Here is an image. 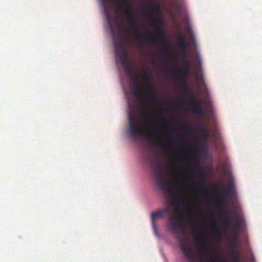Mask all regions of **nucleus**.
Instances as JSON below:
<instances>
[{
    "label": "nucleus",
    "mask_w": 262,
    "mask_h": 262,
    "mask_svg": "<svg viewBox=\"0 0 262 262\" xmlns=\"http://www.w3.org/2000/svg\"><path fill=\"white\" fill-rule=\"evenodd\" d=\"M149 163L152 169L155 170L154 177L159 186L165 192L170 200L171 203L175 205V214L168 217L167 228L172 234H174L179 241L180 248L186 258L192 262L195 257L193 250L190 247L187 241L181 236L184 233V228L182 225L184 216L179 210V204L178 201V195L175 191L176 188L180 187V183L176 182L173 185L171 182L164 177L161 162L157 158L151 157L149 159Z\"/></svg>",
    "instance_id": "1"
},
{
    "label": "nucleus",
    "mask_w": 262,
    "mask_h": 262,
    "mask_svg": "<svg viewBox=\"0 0 262 262\" xmlns=\"http://www.w3.org/2000/svg\"><path fill=\"white\" fill-rule=\"evenodd\" d=\"M114 45L116 58L120 59L125 74L130 78L132 82L134 85L133 94L137 100L140 101L141 106L139 112L140 116L143 118L152 116L156 119L164 120V118L162 113L159 111H157L153 113H147L145 112V111L146 108V105L142 99L143 98L145 100L147 99V95L145 94L144 89L140 88L137 82L136 78H137V75L135 69L130 64L123 43L120 36H118L117 38H114Z\"/></svg>",
    "instance_id": "2"
},
{
    "label": "nucleus",
    "mask_w": 262,
    "mask_h": 262,
    "mask_svg": "<svg viewBox=\"0 0 262 262\" xmlns=\"http://www.w3.org/2000/svg\"><path fill=\"white\" fill-rule=\"evenodd\" d=\"M123 3L125 7V16L128 21V28L130 31L134 32V36L137 41L141 42L143 41H146L148 43H157L158 42V38L155 37L153 33H149L146 34H141L139 32V27L138 25L135 22L133 16V13L131 10V2L130 0H116ZM101 3L105 7L106 14V18L108 21V24L110 28L112 29V25L111 21L110 16L108 13V8L106 6V2L105 0H101Z\"/></svg>",
    "instance_id": "3"
},
{
    "label": "nucleus",
    "mask_w": 262,
    "mask_h": 262,
    "mask_svg": "<svg viewBox=\"0 0 262 262\" xmlns=\"http://www.w3.org/2000/svg\"><path fill=\"white\" fill-rule=\"evenodd\" d=\"M155 9H157L158 11L160 10V7L156 5L149 4L148 5V9L147 8H144L143 9V12L144 14H148L149 15V19L153 21V23L154 26L156 27L157 29V36L158 38H160L162 41V47L165 50H170V47L168 43L167 42L164 32L161 27V26L158 24L155 21Z\"/></svg>",
    "instance_id": "4"
},
{
    "label": "nucleus",
    "mask_w": 262,
    "mask_h": 262,
    "mask_svg": "<svg viewBox=\"0 0 262 262\" xmlns=\"http://www.w3.org/2000/svg\"><path fill=\"white\" fill-rule=\"evenodd\" d=\"M128 120L129 135L132 139L135 140L138 137H141L145 134V130L141 123L139 121L135 120L131 113L129 114Z\"/></svg>",
    "instance_id": "5"
},
{
    "label": "nucleus",
    "mask_w": 262,
    "mask_h": 262,
    "mask_svg": "<svg viewBox=\"0 0 262 262\" xmlns=\"http://www.w3.org/2000/svg\"><path fill=\"white\" fill-rule=\"evenodd\" d=\"M190 105L192 112L196 116H203L205 114L202 103L196 99L193 93L191 94Z\"/></svg>",
    "instance_id": "6"
},
{
    "label": "nucleus",
    "mask_w": 262,
    "mask_h": 262,
    "mask_svg": "<svg viewBox=\"0 0 262 262\" xmlns=\"http://www.w3.org/2000/svg\"><path fill=\"white\" fill-rule=\"evenodd\" d=\"M172 71L173 73L178 78H186L189 76L190 75V64L188 60L187 59H186L185 66L181 69L178 68L177 63L175 62Z\"/></svg>",
    "instance_id": "7"
},
{
    "label": "nucleus",
    "mask_w": 262,
    "mask_h": 262,
    "mask_svg": "<svg viewBox=\"0 0 262 262\" xmlns=\"http://www.w3.org/2000/svg\"><path fill=\"white\" fill-rule=\"evenodd\" d=\"M232 192V184L230 183L228 184L227 188L226 190H224L222 194H220V200L217 202V208L219 209H222L225 206V202L223 200L231 194Z\"/></svg>",
    "instance_id": "8"
},
{
    "label": "nucleus",
    "mask_w": 262,
    "mask_h": 262,
    "mask_svg": "<svg viewBox=\"0 0 262 262\" xmlns=\"http://www.w3.org/2000/svg\"><path fill=\"white\" fill-rule=\"evenodd\" d=\"M234 221L235 223L233 226V229L231 230V233L232 236H238L242 226V221L239 218L238 215H236Z\"/></svg>",
    "instance_id": "9"
},
{
    "label": "nucleus",
    "mask_w": 262,
    "mask_h": 262,
    "mask_svg": "<svg viewBox=\"0 0 262 262\" xmlns=\"http://www.w3.org/2000/svg\"><path fill=\"white\" fill-rule=\"evenodd\" d=\"M191 236L194 239V242L198 245H201L205 243L204 235L201 232H198L195 230H193L191 232Z\"/></svg>",
    "instance_id": "10"
},
{
    "label": "nucleus",
    "mask_w": 262,
    "mask_h": 262,
    "mask_svg": "<svg viewBox=\"0 0 262 262\" xmlns=\"http://www.w3.org/2000/svg\"><path fill=\"white\" fill-rule=\"evenodd\" d=\"M168 210L166 209H160L158 210L156 212H152L151 214V220L152 227L154 229H156V223L155 220L157 217H163V213L167 211Z\"/></svg>",
    "instance_id": "11"
},
{
    "label": "nucleus",
    "mask_w": 262,
    "mask_h": 262,
    "mask_svg": "<svg viewBox=\"0 0 262 262\" xmlns=\"http://www.w3.org/2000/svg\"><path fill=\"white\" fill-rule=\"evenodd\" d=\"M178 46L182 49H185L188 46V42L186 40L184 35L180 34L178 36Z\"/></svg>",
    "instance_id": "12"
},
{
    "label": "nucleus",
    "mask_w": 262,
    "mask_h": 262,
    "mask_svg": "<svg viewBox=\"0 0 262 262\" xmlns=\"http://www.w3.org/2000/svg\"><path fill=\"white\" fill-rule=\"evenodd\" d=\"M143 79L145 82L144 88L147 90H152L153 86L150 82L151 77L149 74L145 72L143 74Z\"/></svg>",
    "instance_id": "13"
},
{
    "label": "nucleus",
    "mask_w": 262,
    "mask_h": 262,
    "mask_svg": "<svg viewBox=\"0 0 262 262\" xmlns=\"http://www.w3.org/2000/svg\"><path fill=\"white\" fill-rule=\"evenodd\" d=\"M180 85L181 87L183 89V91L185 92H188L190 94V96H191V94L193 93L189 89L187 82H186V78H180Z\"/></svg>",
    "instance_id": "14"
},
{
    "label": "nucleus",
    "mask_w": 262,
    "mask_h": 262,
    "mask_svg": "<svg viewBox=\"0 0 262 262\" xmlns=\"http://www.w3.org/2000/svg\"><path fill=\"white\" fill-rule=\"evenodd\" d=\"M200 136L202 138V139L206 141L208 139L209 135V130L205 128H202L200 132Z\"/></svg>",
    "instance_id": "15"
},
{
    "label": "nucleus",
    "mask_w": 262,
    "mask_h": 262,
    "mask_svg": "<svg viewBox=\"0 0 262 262\" xmlns=\"http://www.w3.org/2000/svg\"><path fill=\"white\" fill-rule=\"evenodd\" d=\"M230 219L231 217L228 214H223L222 218V224L226 228L229 226Z\"/></svg>",
    "instance_id": "16"
},
{
    "label": "nucleus",
    "mask_w": 262,
    "mask_h": 262,
    "mask_svg": "<svg viewBox=\"0 0 262 262\" xmlns=\"http://www.w3.org/2000/svg\"><path fill=\"white\" fill-rule=\"evenodd\" d=\"M238 242V236H232L230 243L231 246V251L234 249H236V245Z\"/></svg>",
    "instance_id": "17"
},
{
    "label": "nucleus",
    "mask_w": 262,
    "mask_h": 262,
    "mask_svg": "<svg viewBox=\"0 0 262 262\" xmlns=\"http://www.w3.org/2000/svg\"><path fill=\"white\" fill-rule=\"evenodd\" d=\"M204 144L203 143H196L194 145L195 154H198L204 148Z\"/></svg>",
    "instance_id": "18"
},
{
    "label": "nucleus",
    "mask_w": 262,
    "mask_h": 262,
    "mask_svg": "<svg viewBox=\"0 0 262 262\" xmlns=\"http://www.w3.org/2000/svg\"><path fill=\"white\" fill-rule=\"evenodd\" d=\"M199 184L201 185V187L203 189H207V186L206 180L204 178L200 177L198 179Z\"/></svg>",
    "instance_id": "19"
},
{
    "label": "nucleus",
    "mask_w": 262,
    "mask_h": 262,
    "mask_svg": "<svg viewBox=\"0 0 262 262\" xmlns=\"http://www.w3.org/2000/svg\"><path fill=\"white\" fill-rule=\"evenodd\" d=\"M233 262H240L238 251L236 249L232 251Z\"/></svg>",
    "instance_id": "20"
},
{
    "label": "nucleus",
    "mask_w": 262,
    "mask_h": 262,
    "mask_svg": "<svg viewBox=\"0 0 262 262\" xmlns=\"http://www.w3.org/2000/svg\"><path fill=\"white\" fill-rule=\"evenodd\" d=\"M193 172L194 173H199L200 174H203V171L200 167H196L193 169Z\"/></svg>",
    "instance_id": "21"
},
{
    "label": "nucleus",
    "mask_w": 262,
    "mask_h": 262,
    "mask_svg": "<svg viewBox=\"0 0 262 262\" xmlns=\"http://www.w3.org/2000/svg\"><path fill=\"white\" fill-rule=\"evenodd\" d=\"M195 76L197 77L199 81H201L203 80L202 74L200 71L196 72Z\"/></svg>",
    "instance_id": "22"
},
{
    "label": "nucleus",
    "mask_w": 262,
    "mask_h": 262,
    "mask_svg": "<svg viewBox=\"0 0 262 262\" xmlns=\"http://www.w3.org/2000/svg\"><path fill=\"white\" fill-rule=\"evenodd\" d=\"M150 138L153 139V144H152V147H153L155 144H159L161 143L159 140H155L152 136H150Z\"/></svg>",
    "instance_id": "23"
},
{
    "label": "nucleus",
    "mask_w": 262,
    "mask_h": 262,
    "mask_svg": "<svg viewBox=\"0 0 262 262\" xmlns=\"http://www.w3.org/2000/svg\"><path fill=\"white\" fill-rule=\"evenodd\" d=\"M186 131L187 133H190L193 131V128L191 125H187L186 128Z\"/></svg>",
    "instance_id": "24"
},
{
    "label": "nucleus",
    "mask_w": 262,
    "mask_h": 262,
    "mask_svg": "<svg viewBox=\"0 0 262 262\" xmlns=\"http://www.w3.org/2000/svg\"><path fill=\"white\" fill-rule=\"evenodd\" d=\"M211 224L212 226H213L214 227L216 226V220H215V217H213L211 219Z\"/></svg>",
    "instance_id": "25"
},
{
    "label": "nucleus",
    "mask_w": 262,
    "mask_h": 262,
    "mask_svg": "<svg viewBox=\"0 0 262 262\" xmlns=\"http://www.w3.org/2000/svg\"><path fill=\"white\" fill-rule=\"evenodd\" d=\"M209 258H210V259L211 260V262H215V257H213V256H210L209 257Z\"/></svg>",
    "instance_id": "26"
},
{
    "label": "nucleus",
    "mask_w": 262,
    "mask_h": 262,
    "mask_svg": "<svg viewBox=\"0 0 262 262\" xmlns=\"http://www.w3.org/2000/svg\"><path fill=\"white\" fill-rule=\"evenodd\" d=\"M174 128V126L172 125H170L169 126H168V128L169 129H173Z\"/></svg>",
    "instance_id": "27"
},
{
    "label": "nucleus",
    "mask_w": 262,
    "mask_h": 262,
    "mask_svg": "<svg viewBox=\"0 0 262 262\" xmlns=\"http://www.w3.org/2000/svg\"><path fill=\"white\" fill-rule=\"evenodd\" d=\"M216 190H217V192L219 193V192H220V186H217Z\"/></svg>",
    "instance_id": "28"
},
{
    "label": "nucleus",
    "mask_w": 262,
    "mask_h": 262,
    "mask_svg": "<svg viewBox=\"0 0 262 262\" xmlns=\"http://www.w3.org/2000/svg\"><path fill=\"white\" fill-rule=\"evenodd\" d=\"M118 26L119 29V30H120V28H121V25L118 24Z\"/></svg>",
    "instance_id": "29"
},
{
    "label": "nucleus",
    "mask_w": 262,
    "mask_h": 262,
    "mask_svg": "<svg viewBox=\"0 0 262 262\" xmlns=\"http://www.w3.org/2000/svg\"><path fill=\"white\" fill-rule=\"evenodd\" d=\"M168 58L169 59H171V57L170 56H169L168 57Z\"/></svg>",
    "instance_id": "30"
},
{
    "label": "nucleus",
    "mask_w": 262,
    "mask_h": 262,
    "mask_svg": "<svg viewBox=\"0 0 262 262\" xmlns=\"http://www.w3.org/2000/svg\"><path fill=\"white\" fill-rule=\"evenodd\" d=\"M184 98L183 97H182V98H181V100H182V101H184Z\"/></svg>",
    "instance_id": "31"
},
{
    "label": "nucleus",
    "mask_w": 262,
    "mask_h": 262,
    "mask_svg": "<svg viewBox=\"0 0 262 262\" xmlns=\"http://www.w3.org/2000/svg\"><path fill=\"white\" fill-rule=\"evenodd\" d=\"M217 236H218L219 238H220V234H219V233H217Z\"/></svg>",
    "instance_id": "32"
},
{
    "label": "nucleus",
    "mask_w": 262,
    "mask_h": 262,
    "mask_svg": "<svg viewBox=\"0 0 262 262\" xmlns=\"http://www.w3.org/2000/svg\"><path fill=\"white\" fill-rule=\"evenodd\" d=\"M180 106L182 107L183 106V105H182L181 104H180Z\"/></svg>",
    "instance_id": "33"
},
{
    "label": "nucleus",
    "mask_w": 262,
    "mask_h": 262,
    "mask_svg": "<svg viewBox=\"0 0 262 262\" xmlns=\"http://www.w3.org/2000/svg\"><path fill=\"white\" fill-rule=\"evenodd\" d=\"M197 262H200V260H198Z\"/></svg>",
    "instance_id": "34"
}]
</instances>
